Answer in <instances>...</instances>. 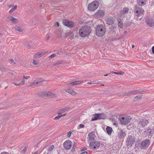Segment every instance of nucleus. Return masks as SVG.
<instances>
[{
    "instance_id": "nucleus-37",
    "label": "nucleus",
    "mask_w": 154,
    "mask_h": 154,
    "mask_svg": "<svg viewBox=\"0 0 154 154\" xmlns=\"http://www.w3.org/2000/svg\"><path fill=\"white\" fill-rule=\"evenodd\" d=\"M118 25L121 28H122L123 26V23L122 21H119L118 23Z\"/></svg>"
},
{
    "instance_id": "nucleus-45",
    "label": "nucleus",
    "mask_w": 154,
    "mask_h": 154,
    "mask_svg": "<svg viewBox=\"0 0 154 154\" xmlns=\"http://www.w3.org/2000/svg\"><path fill=\"white\" fill-rule=\"evenodd\" d=\"M69 85H75V82H71L70 83H69Z\"/></svg>"
},
{
    "instance_id": "nucleus-36",
    "label": "nucleus",
    "mask_w": 154,
    "mask_h": 154,
    "mask_svg": "<svg viewBox=\"0 0 154 154\" xmlns=\"http://www.w3.org/2000/svg\"><path fill=\"white\" fill-rule=\"evenodd\" d=\"M9 61L10 62V63L11 64H12V63H13L14 64H16V62L12 59H9Z\"/></svg>"
},
{
    "instance_id": "nucleus-15",
    "label": "nucleus",
    "mask_w": 154,
    "mask_h": 154,
    "mask_svg": "<svg viewBox=\"0 0 154 154\" xmlns=\"http://www.w3.org/2000/svg\"><path fill=\"white\" fill-rule=\"evenodd\" d=\"M44 81V80L42 79H38L34 81L31 84L30 86H32L34 85L35 86L39 85L42 84Z\"/></svg>"
},
{
    "instance_id": "nucleus-34",
    "label": "nucleus",
    "mask_w": 154,
    "mask_h": 154,
    "mask_svg": "<svg viewBox=\"0 0 154 154\" xmlns=\"http://www.w3.org/2000/svg\"><path fill=\"white\" fill-rule=\"evenodd\" d=\"M69 109V107H66L61 109V110L59 111V112L61 113V112H64L67 110H68Z\"/></svg>"
},
{
    "instance_id": "nucleus-33",
    "label": "nucleus",
    "mask_w": 154,
    "mask_h": 154,
    "mask_svg": "<svg viewBox=\"0 0 154 154\" xmlns=\"http://www.w3.org/2000/svg\"><path fill=\"white\" fill-rule=\"evenodd\" d=\"M61 112H59L58 113V115L54 118V120H57L59 119L61 117V116H60Z\"/></svg>"
},
{
    "instance_id": "nucleus-19",
    "label": "nucleus",
    "mask_w": 154,
    "mask_h": 154,
    "mask_svg": "<svg viewBox=\"0 0 154 154\" xmlns=\"http://www.w3.org/2000/svg\"><path fill=\"white\" fill-rule=\"evenodd\" d=\"M47 53V52L46 51L38 52L35 54L34 57L36 58H39L45 54Z\"/></svg>"
},
{
    "instance_id": "nucleus-5",
    "label": "nucleus",
    "mask_w": 154,
    "mask_h": 154,
    "mask_svg": "<svg viewBox=\"0 0 154 154\" xmlns=\"http://www.w3.org/2000/svg\"><path fill=\"white\" fill-rule=\"evenodd\" d=\"M135 138L132 135H129L126 141V144L127 146L131 147L135 142Z\"/></svg>"
},
{
    "instance_id": "nucleus-54",
    "label": "nucleus",
    "mask_w": 154,
    "mask_h": 154,
    "mask_svg": "<svg viewBox=\"0 0 154 154\" xmlns=\"http://www.w3.org/2000/svg\"><path fill=\"white\" fill-rule=\"evenodd\" d=\"M81 154H88V153L87 152H82Z\"/></svg>"
},
{
    "instance_id": "nucleus-39",
    "label": "nucleus",
    "mask_w": 154,
    "mask_h": 154,
    "mask_svg": "<svg viewBox=\"0 0 154 154\" xmlns=\"http://www.w3.org/2000/svg\"><path fill=\"white\" fill-rule=\"evenodd\" d=\"M75 85L79 84L82 82V81H75Z\"/></svg>"
},
{
    "instance_id": "nucleus-3",
    "label": "nucleus",
    "mask_w": 154,
    "mask_h": 154,
    "mask_svg": "<svg viewBox=\"0 0 154 154\" xmlns=\"http://www.w3.org/2000/svg\"><path fill=\"white\" fill-rule=\"evenodd\" d=\"M105 28L102 24L98 25L96 28V34L98 36L101 37L105 33Z\"/></svg>"
},
{
    "instance_id": "nucleus-38",
    "label": "nucleus",
    "mask_w": 154,
    "mask_h": 154,
    "mask_svg": "<svg viewBox=\"0 0 154 154\" xmlns=\"http://www.w3.org/2000/svg\"><path fill=\"white\" fill-rule=\"evenodd\" d=\"M56 56V54H52L49 57V58L50 59H51Z\"/></svg>"
},
{
    "instance_id": "nucleus-14",
    "label": "nucleus",
    "mask_w": 154,
    "mask_h": 154,
    "mask_svg": "<svg viewBox=\"0 0 154 154\" xmlns=\"http://www.w3.org/2000/svg\"><path fill=\"white\" fill-rule=\"evenodd\" d=\"M145 21L147 25L149 26L152 27L154 25V20L151 18L147 17L146 18Z\"/></svg>"
},
{
    "instance_id": "nucleus-10",
    "label": "nucleus",
    "mask_w": 154,
    "mask_h": 154,
    "mask_svg": "<svg viewBox=\"0 0 154 154\" xmlns=\"http://www.w3.org/2000/svg\"><path fill=\"white\" fill-rule=\"evenodd\" d=\"M63 23L65 26L69 28H72L74 26L73 23L72 21L68 20L65 19L63 20Z\"/></svg>"
},
{
    "instance_id": "nucleus-26",
    "label": "nucleus",
    "mask_w": 154,
    "mask_h": 154,
    "mask_svg": "<svg viewBox=\"0 0 154 154\" xmlns=\"http://www.w3.org/2000/svg\"><path fill=\"white\" fill-rule=\"evenodd\" d=\"M138 92V91L137 90H135L134 91H130L128 92L126 94V95L129 96L132 94H136V93Z\"/></svg>"
},
{
    "instance_id": "nucleus-7",
    "label": "nucleus",
    "mask_w": 154,
    "mask_h": 154,
    "mask_svg": "<svg viewBox=\"0 0 154 154\" xmlns=\"http://www.w3.org/2000/svg\"><path fill=\"white\" fill-rule=\"evenodd\" d=\"M148 123V121L146 119H141L138 122L137 125V128L140 129L141 128H144Z\"/></svg>"
},
{
    "instance_id": "nucleus-51",
    "label": "nucleus",
    "mask_w": 154,
    "mask_h": 154,
    "mask_svg": "<svg viewBox=\"0 0 154 154\" xmlns=\"http://www.w3.org/2000/svg\"><path fill=\"white\" fill-rule=\"evenodd\" d=\"M112 73L116 75H119V73L116 72H112Z\"/></svg>"
},
{
    "instance_id": "nucleus-2",
    "label": "nucleus",
    "mask_w": 154,
    "mask_h": 154,
    "mask_svg": "<svg viewBox=\"0 0 154 154\" xmlns=\"http://www.w3.org/2000/svg\"><path fill=\"white\" fill-rule=\"evenodd\" d=\"M91 32L90 28L88 26H83L79 30V34L81 37H85L88 35Z\"/></svg>"
},
{
    "instance_id": "nucleus-17",
    "label": "nucleus",
    "mask_w": 154,
    "mask_h": 154,
    "mask_svg": "<svg viewBox=\"0 0 154 154\" xmlns=\"http://www.w3.org/2000/svg\"><path fill=\"white\" fill-rule=\"evenodd\" d=\"M126 133L124 132L122 129H120L118 134V137L119 139L124 138L126 136Z\"/></svg>"
},
{
    "instance_id": "nucleus-6",
    "label": "nucleus",
    "mask_w": 154,
    "mask_h": 154,
    "mask_svg": "<svg viewBox=\"0 0 154 154\" xmlns=\"http://www.w3.org/2000/svg\"><path fill=\"white\" fill-rule=\"evenodd\" d=\"M150 143V140L148 139H146L142 141L140 144V147L143 149H146L149 145Z\"/></svg>"
},
{
    "instance_id": "nucleus-60",
    "label": "nucleus",
    "mask_w": 154,
    "mask_h": 154,
    "mask_svg": "<svg viewBox=\"0 0 154 154\" xmlns=\"http://www.w3.org/2000/svg\"><path fill=\"white\" fill-rule=\"evenodd\" d=\"M87 149V148L86 147H85L84 148V149L82 150V151H84L86 150Z\"/></svg>"
},
{
    "instance_id": "nucleus-50",
    "label": "nucleus",
    "mask_w": 154,
    "mask_h": 154,
    "mask_svg": "<svg viewBox=\"0 0 154 154\" xmlns=\"http://www.w3.org/2000/svg\"><path fill=\"white\" fill-rule=\"evenodd\" d=\"M15 10H14L13 8H11V10L9 12H11L14 11Z\"/></svg>"
},
{
    "instance_id": "nucleus-31",
    "label": "nucleus",
    "mask_w": 154,
    "mask_h": 154,
    "mask_svg": "<svg viewBox=\"0 0 154 154\" xmlns=\"http://www.w3.org/2000/svg\"><path fill=\"white\" fill-rule=\"evenodd\" d=\"M54 148V146L53 145H51L49 146L47 149V150L50 152Z\"/></svg>"
},
{
    "instance_id": "nucleus-30",
    "label": "nucleus",
    "mask_w": 154,
    "mask_h": 154,
    "mask_svg": "<svg viewBox=\"0 0 154 154\" xmlns=\"http://www.w3.org/2000/svg\"><path fill=\"white\" fill-rule=\"evenodd\" d=\"M97 120H98V116L97 114H96L94 115V116L92 117L91 121H93Z\"/></svg>"
},
{
    "instance_id": "nucleus-59",
    "label": "nucleus",
    "mask_w": 154,
    "mask_h": 154,
    "mask_svg": "<svg viewBox=\"0 0 154 154\" xmlns=\"http://www.w3.org/2000/svg\"><path fill=\"white\" fill-rule=\"evenodd\" d=\"M27 47L28 48H29L30 47V46L29 45H27Z\"/></svg>"
},
{
    "instance_id": "nucleus-23",
    "label": "nucleus",
    "mask_w": 154,
    "mask_h": 154,
    "mask_svg": "<svg viewBox=\"0 0 154 154\" xmlns=\"http://www.w3.org/2000/svg\"><path fill=\"white\" fill-rule=\"evenodd\" d=\"M8 19L11 22L14 23H16L17 20V19H16L12 16L8 17Z\"/></svg>"
},
{
    "instance_id": "nucleus-58",
    "label": "nucleus",
    "mask_w": 154,
    "mask_h": 154,
    "mask_svg": "<svg viewBox=\"0 0 154 154\" xmlns=\"http://www.w3.org/2000/svg\"><path fill=\"white\" fill-rule=\"evenodd\" d=\"M29 77H30L29 76H26V79H28Z\"/></svg>"
},
{
    "instance_id": "nucleus-52",
    "label": "nucleus",
    "mask_w": 154,
    "mask_h": 154,
    "mask_svg": "<svg viewBox=\"0 0 154 154\" xmlns=\"http://www.w3.org/2000/svg\"><path fill=\"white\" fill-rule=\"evenodd\" d=\"M152 52L154 54V46H153L152 48Z\"/></svg>"
},
{
    "instance_id": "nucleus-21",
    "label": "nucleus",
    "mask_w": 154,
    "mask_h": 154,
    "mask_svg": "<svg viewBox=\"0 0 154 154\" xmlns=\"http://www.w3.org/2000/svg\"><path fill=\"white\" fill-rule=\"evenodd\" d=\"M144 132H145L148 135H152L154 131L150 128H149L145 131Z\"/></svg>"
},
{
    "instance_id": "nucleus-63",
    "label": "nucleus",
    "mask_w": 154,
    "mask_h": 154,
    "mask_svg": "<svg viewBox=\"0 0 154 154\" xmlns=\"http://www.w3.org/2000/svg\"><path fill=\"white\" fill-rule=\"evenodd\" d=\"M26 79V76H23V79Z\"/></svg>"
},
{
    "instance_id": "nucleus-42",
    "label": "nucleus",
    "mask_w": 154,
    "mask_h": 154,
    "mask_svg": "<svg viewBox=\"0 0 154 154\" xmlns=\"http://www.w3.org/2000/svg\"><path fill=\"white\" fill-rule=\"evenodd\" d=\"M57 54H58L59 55L61 54L62 53V52L60 50H58L57 51Z\"/></svg>"
},
{
    "instance_id": "nucleus-24",
    "label": "nucleus",
    "mask_w": 154,
    "mask_h": 154,
    "mask_svg": "<svg viewBox=\"0 0 154 154\" xmlns=\"http://www.w3.org/2000/svg\"><path fill=\"white\" fill-rule=\"evenodd\" d=\"M98 116V119H103L106 118L105 115L103 113L97 114Z\"/></svg>"
},
{
    "instance_id": "nucleus-44",
    "label": "nucleus",
    "mask_w": 154,
    "mask_h": 154,
    "mask_svg": "<svg viewBox=\"0 0 154 154\" xmlns=\"http://www.w3.org/2000/svg\"><path fill=\"white\" fill-rule=\"evenodd\" d=\"M79 127L80 128H82L84 127V125H83L80 124L79 125Z\"/></svg>"
},
{
    "instance_id": "nucleus-57",
    "label": "nucleus",
    "mask_w": 154,
    "mask_h": 154,
    "mask_svg": "<svg viewBox=\"0 0 154 154\" xmlns=\"http://www.w3.org/2000/svg\"><path fill=\"white\" fill-rule=\"evenodd\" d=\"M119 75H123L124 73L122 72H119Z\"/></svg>"
},
{
    "instance_id": "nucleus-12",
    "label": "nucleus",
    "mask_w": 154,
    "mask_h": 154,
    "mask_svg": "<svg viewBox=\"0 0 154 154\" xmlns=\"http://www.w3.org/2000/svg\"><path fill=\"white\" fill-rule=\"evenodd\" d=\"M121 123L122 124L126 125L130 122L131 120V118L130 117H127L126 118L122 117L121 119L120 118Z\"/></svg>"
},
{
    "instance_id": "nucleus-61",
    "label": "nucleus",
    "mask_w": 154,
    "mask_h": 154,
    "mask_svg": "<svg viewBox=\"0 0 154 154\" xmlns=\"http://www.w3.org/2000/svg\"><path fill=\"white\" fill-rule=\"evenodd\" d=\"M108 74H106V75H104V76H107L108 75Z\"/></svg>"
},
{
    "instance_id": "nucleus-32",
    "label": "nucleus",
    "mask_w": 154,
    "mask_h": 154,
    "mask_svg": "<svg viewBox=\"0 0 154 154\" xmlns=\"http://www.w3.org/2000/svg\"><path fill=\"white\" fill-rule=\"evenodd\" d=\"M15 29L18 32H20L23 31V29L20 27L17 26L15 27Z\"/></svg>"
},
{
    "instance_id": "nucleus-41",
    "label": "nucleus",
    "mask_w": 154,
    "mask_h": 154,
    "mask_svg": "<svg viewBox=\"0 0 154 154\" xmlns=\"http://www.w3.org/2000/svg\"><path fill=\"white\" fill-rule=\"evenodd\" d=\"M71 133H72V132H71V131H69L67 133V136L69 137H70L71 136Z\"/></svg>"
},
{
    "instance_id": "nucleus-64",
    "label": "nucleus",
    "mask_w": 154,
    "mask_h": 154,
    "mask_svg": "<svg viewBox=\"0 0 154 154\" xmlns=\"http://www.w3.org/2000/svg\"><path fill=\"white\" fill-rule=\"evenodd\" d=\"M87 83L89 84H92L91 83L89 82H88Z\"/></svg>"
},
{
    "instance_id": "nucleus-8",
    "label": "nucleus",
    "mask_w": 154,
    "mask_h": 154,
    "mask_svg": "<svg viewBox=\"0 0 154 154\" xmlns=\"http://www.w3.org/2000/svg\"><path fill=\"white\" fill-rule=\"evenodd\" d=\"M100 143L99 141H92L89 143L90 148L93 150L98 149L100 146Z\"/></svg>"
},
{
    "instance_id": "nucleus-20",
    "label": "nucleus",
    "mask_w": 154,
    "mask_h": 154,
    "mask_svg": "<svg viewBox=\"0 0 154 154\" xmlns=\"http://www.w3.org/2000/svg\"><path fill=\"white\" fill-rule=\"evenodd\" d=\"M147 1V0H137V4L140 6L144 5Z\"/></svg>"
},
{
    "instance_id": "nucleus-1",
    "label": "nucleus",
    "mask_w": 154,
    "mask_h": 154,
    "mask_svg": "<svg viewBox=\"0 0 154 154\" xmlns=\"http://www.w3.org/2000/svg\"><path fill=\"white\" fill-rule=\"evenodd\" d=\"M134 8V19L137 21L140 20L144 15L143 9L138 5H135Z\"/></svg>"
},
{
    "instance_id": "nucleus-62",
    "label": "nucleus",
    "mask_w": 154,
    "mask_h": 154,
    "mask_svg": "<svg viewBox=\"0 0 154 154\" xmlns=\"http://www.w3.org/2000/svg\"><path fill=\"white\" fill-rule=\"evenodd\" d=\"M14 84H15V85H16V86H18V85H18V84H16V83H14Z\"/></svg>"
},
{
    "instance_id": "nucleus-27",
    "label": "nucleus",
    "mask_w": 154,
    "mask_h": 154,
    "mask_svg": "<svg viewBox=\"0 0 154 154\" xmlns=\"http://www.w3.org/2000/svg\"><path fill=\"white\" fill-rule=\"evenodd\" d=\"M138 92V91L137 90H135L134 91H130L128 92L126 94V95L129 96L132 94H136V93Z\"/></svg>"
},
{
    "instance_id": "nucleus-47",
    "label": "nucleus",
    "mask_w": 154,
    "mask_h": 154,
    "mask_svg": "<svg viewBox=\"0 0 154 154\" xmlns=\"http://www.w3.org/2000/svg\"><path fill=\"white\" fill-rule=\"evenodd\" d=\"M17 5H16L14 6V7L12 8L14 10H16L17 9Z\"/></svg>"
},
{
    "instance_id": "nucleus-56",
    "label": "nucleus",
    "mask_w": 154,
    "mask_h": 154,
    "mask_svg": "<svg viewBox=\"0 0 154 154\" xmlns=\"http://www.w3.org/2000/svg\"><path fill=\"white\" fill-rule=\"evenodd\" d=\"M66 115V114H64L63 115L61 114H60V116H61V117H62L64 116H65Z\"/></svg>"
},
{
    "instance_id": "nucleus-55",
    "label": "nucleus",
    "mask_w": 154,
    "mask_h": 154,
    "mask_svg": "<svg viewBox=\"0 0 154 154\" xmlns=\"http://www.w3.org/2000/svg\"><path fill=\"white\" fill-rule=\"evenodd\" d=\"M1 154H9V153L7 152H3L1 153Z\"/></svg>"
},
{
    "instance_id": "nucleus-46",
    "label": "nucleus",
    "mask_w": 154,
    "mask_h": 154,
    "mask_svg": "<svg viewBox=\"0 0 154 154\" xmlns=\"http://www.w3.org/2000/svg\"><path fill=\"white\" fill-rule=\"evenodd\" d=\"M27 149V148L26 147H25L24 149L22 151H23V152H25Z\"/></svg>"
},
{
    "instance_id": "nucleus-35",
    "label": "nucleus",
    "mask_w": 154,
    "mask_h": 154,
    "mask_svg": "<svg viewBox=\"0 0 154 154\" xmlns=\"http://www.w3.org/2000/svg\"><path fill=\"white\" fill-rule=\"evenodd\" d=\"M25 82V80L24 79H23L17 85L18 86H20L21 85H23Z\"/></svg>"
},
{
    "instance_id": "nucleus-48",
    "label": "nucleus",
    "mask_w": 154,
    "mask_h": 154,
    "mask_svg": "<svg viewBox=\"0 0 154 154\" xmlns=\"http://www.w3.org/2000/svg\"><path fill=\"white\" fill-rule=\"evenodd\" d=\"M55 26H59V23L58 22H56L55 24Z\"/></svg>"
},
{
    "instance_id": "nucleus-13",
    "label": "nucleus",
    "mask_w": 154,
    "mask_h": 154,
    "mask_svg": "<svg viewBox=\"0 0 154 154\" xmlns=\"http://www.w3.org/2000/svg\"><path fill=\"white\" fill-rule=\"evenodd\" d=\"M104 15V12L103 11L99 10L94 14V16L97 18H100L103 17Z\"/></svg>"
},
{
    "instance_id": "nucleus-22",
    "label": "nucleus",
    "mask_w": 154,
    "mask_h": 154,
    "mask_svg": "<svg viewBox=\"0 0 154 154\" xmlns=\"http://www.w3.org/2000/svg\"><path fill=\"white\" fill-rule=\"evenodd\" d=\"M65 91L66 92L72 95H75L76 94V93L75 92L74 90H71L70 89H66L65 90Z\"/></svg>"
},
{
    "instance_id": "nucleus-29",
    "label": "nucleus",
    "mask_w": 154,
    "mask_h": 154,
    "mask_svg": "<svg viewBox=\"0 0 154 154\" xmlns=\"http://www.w3.org/2000/svg\"><path fill=\"white\" fill-rule=\"evenodd\" d=\"M128 11V9L127 8H124L123 10L121 11V13L125 14L127 13Z\"/></svg>"
},
{
    "instance_id": "nucleus-9",
    "label": "nucleus",
    "mask_w": 154,
    "mask_h": 154,
    "mask_svg": "<svg viewBox=\"0 0 154 154\" xmlns=\"http://www.w3.org/2000/svg\"><path fill=\"white\" fill-rule=\"evenodd\" d=\"M115 19L110 16H108L106 17L105 19V21L106 24L112 25L114 23Z\"/></svg>"
},
{
    "instance_id": "nucleus-11",
    "label": "nucleus",
    "mask_w": 154,
    "mask_h": 154,
    "mask_svg": "<svg viewBox=\"0 0 154 154\" xmlns=\"http://www.w3.org/2000/svg\"><path fill=\"white\" fill-rule=\"evenodd\" d=\"M72 143L70 140H68L65 141L64 144V147L66 150H69L71 149Z\"/></svg>"
},
{
    "instance_id": "nucleus-18",
    "label": "nucleus",
    "mask_w": 154,
    "mask_h": 154,
    "mask_svg": "<svg viewBox=\"0 0 154 154\" xmlns=\"http://www.w3.org/2000/svg\"><path fill=\"white\" fill-rule=\"evenodd\" d=\"M94 133L93 132H91L89 133L88 134L89 139L88 140V143L91 142L90 141H93L94 140Z\"/></svg>"
},
{
    "instance_id": "nucleus-40",
    "label": "nucleus",
    "mask_w": 154,
    "mask_h": 154,
    "mask_svg": "<svg viewBox=\"0 0 154 154\" xmlns=\"http://www.w3.org/2000/svg\"><path fill=\"white\" fill-rule=\"evenodd\" d=\"M32 63L34 65H37L38 64V62L37 61H35L33 60Z\"/></svg>"
},
{
    "instance_id": "nucleus-25",
    "label": "nucleus",
    "mask_w": 154,
    "mask_h": 154,
    "mask_svg": "<svg viewBox=\"0 0 154 154\" xmlns=\"http://www.w3.org/2000/svg\"><path fill=\"white\" fill-rule=\"evenodd\" d=\"M106 130L108 134L109 135L111 134L112 131V128H111L109 126H107L106 127Z\"/></svg>"
},
{
    "instance_id": "nucleus-16",
    "label": "nucleus",
    "mask_w": 154,
    "mask_h": 154,
    "mask_svg": "<svg viewBox=\"0 0 154 154\" xmlns=\"http://www.w3.org/2000/svg\"><path fill=\"white\" fill-rule=\"evenodd\" d=\"M43 94V96L44 97H48L52 98L57 97V95L56 94L49 92H45Z\"/></svg>"
},
{
    "instance_id": "nucleus-43",
    "label": "nucleus",
    "mask_w": 154,
    "mask_h": 154,
    "mask_svg": "<svg viewBox=\"0 0 154 154\" xmlns=\"http://www.w3.org/2000/svg\"><path fill=\"white\" fill-rule=\"evenodd\" d=\"M62 63V62L61 61H59L57 63H54V65H58L61 64Z\"/></svg>"
},
{
    "instance_id": "nucleus-53",
    "label": "nucleus",
    "mask_w": 154,
    "mask_h": 154,
    "mask_svg": "<svg viewBox=\"0 0 154 154\" xmlns=\"http://www.w3.org/2000/svg\"><path fill=\"white\" fill-rule=\"evenodd\" d=\"M74 38V35H73V34H72V35H71V36H70V39H72L73 38Z\"/></svg>"
},
{
    "instance_id": "nucleus-49",
    "label": "nucleus",
    "mask_w": 154,
    "mask_h": 154,
    "mask_svg": "<svg viewBox=\"0 0 154 154\" xmlns=\"http://www.w3.org/2000/svg\"><path fill=\"white\" fill-rule=\"evenodd\" d=\"M47 36V40H48L50 38V36L48 35H46Z\"/></svg>"
},
{
    "instance_id": "nucleus-28",
    "label": "nucleus",
    "mask_w": 154,
    "mask_h": 154,
    "mask_svg": "<svg viewBox=\"0 0 154 154\" xmlns=\"http://www.w3.org/2000/svg\"><path fill=\"white\" fill-rule=\"evenodd\" d=\"M142 95H139L138 96H137L134 98V100L135 101H136L137 100H140L142 97Z\"/></svg>"
},
{
    "instance_id": "nucleus-4",
    "label": "nucleus",
    "mask_w": 154,
    "mask_h": 154,
    "mask_svg": "<svg viewBox=\"0 0 154 154\" xmlns=\"http://www.w3.org/2000/svg\"><path fill=\"white\" fill-rule=\"evenodd\" d=\"M99 5L98 2L95 1L88 5V9L89 11H94L98 8Z\"/></svg>"
}]
</instances>
